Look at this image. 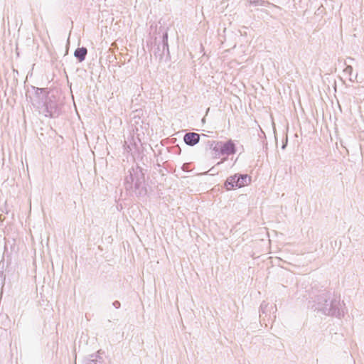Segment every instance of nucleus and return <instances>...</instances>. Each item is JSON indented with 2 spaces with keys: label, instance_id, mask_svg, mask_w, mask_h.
<instances>
[{
  "label": "nucleus",
  "instance_id": "nucleus-2",
  "mask_svg": "<svg viewBox=\"0 0 364 364\" xmlns=\"http://www.w3.org/2000/svg\"><path fill=\"white\" fill-rule=\"evenodd\" d=\"M214 149L216 151L220 150L222 154L226 155L234 154L236 151L235 145L231 140L220 144L218 147L215 146Z\"/></svg>",
  "mask_w": 364,
  "mask_h": 364
},
{
  "label": "nucleus",
  "instance_id": "nucleus-1",
  "mask_svg": "<svg viewBox=\"0 0 364 364\" xmlns=\"http://www.w3.org/2000/svg\"><path fill=\"white\" fill-rule=\"evenodd\" d=\"M250 182V177L247 175H234L229 177L225 183L228 191L240 188L247 186Z\"/></svg>",
  "mask_w": 364,
  "mask_h": 364
},
{
  "label": "nucleus",
  "instance_id": "nucleus-3",
  "mask_svg": "<svg viewBox=\"0 0 364 364\" xmlns=\"http://www.w3.org/2000/svg\"><path fill=\"white\" fill-rule=\"evenodd\" d=\"M200 136L197 133H188L184 136V141L191 146H193L199 141Z\"/></svg>",
  "mask_w": 364,
  "mask_h": 364
},
{
  "label": "nucleus",
  "instance_id": "nucleus-4",
  "mask_svg": "<svg viewBox=\"0 0 364 364\" xmlns=\"http://www.w3.org/2000/svg\"><path fill=\"white\" fill-rule=\"evenodd\" d=\"M87 49L85 48H80L75 51V55L79 59L80 61H82L85 59Z\"/></svg>",
  "mask_w": 364,
  "mask_h": 364
}]
</instances>
